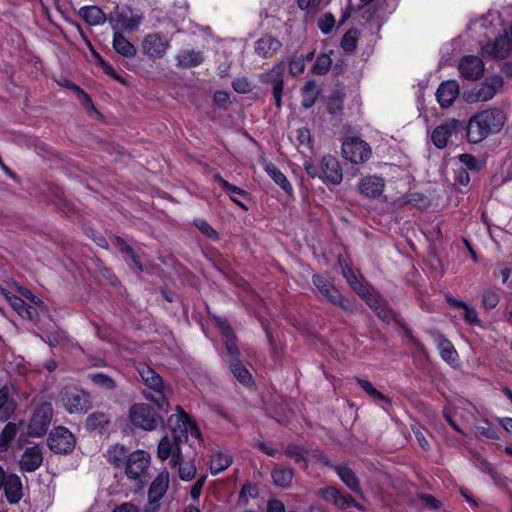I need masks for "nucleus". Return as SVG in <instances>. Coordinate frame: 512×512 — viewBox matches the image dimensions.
Instances as JSON below:
<instances>
[{
  "instance_id": "nucleus-26",
  "label": "nucleus",
  "mask_w": 512,
  "mask_h": 512,
  "mask_svg": "<svg viewBox=\"0 0 512 512\" xmlns=\"http://www.w3.org/2000/svg\"><path fill=\"white\" fill-rule=\"evenodd\" d=\"M13 387L4 385L0 388V420L6 421L14 413L16 403L11 397Z\"/></svg>"
},
{
  "instance_id": "nucleus-25",
  "label": "nucleus",
  "mask_w": 512,
  "mask_h": 512,
  "mask_svg": "<svg viewBox=\"0 0 512 512\" xmlns=\"http://www.w3.org/2000/svg\"><path fill=\"white\" fill-rule=\"evenodd\" d=\"M3 489L8 502L11 504L18 503L23 496L22 482L20 477L16 474H10L7 476Z\"/></svg>"
},
{
  "instance_id": "nucleus-7",
  "label": "nucleus",
  "mask_w": 512,
  "mask_h": 512,
  "mask_svg": "<svg viewBox=\"0 0 512 512\" xmlns=\"http://www.w3.org/2000/svg\"><path fill=\"white\" fill-rule=\"evenodd\" d=\"M464 130L465 125L463 122L457 119H450L435 127L431 135V140L438 149H443L447 146L450 139H457Z\"/></svg>"
},
{
  "instance_id": "nucleus-35",
  "label": "nucleus",
  "mask_w": 512,
  "mask_h": 512,
  "mask_svg": "<svg viewBox=\"0 0 512 512\" xmlns=\"http://www.w3.org/2000/svg\"><path fill=\"white\" fill-rule=\"evenodd\" d=\"M366 304L376 313V315L385 322H389L392 318V311L387 307L384 299L377 295L367 297Z\"/></svg>"
},
{
  "instance_id": "nucleus-20",
  "label": "nucleus",
  "mask_w": 512,
  "mask_h": 512,
  "mask_svg": "<svg viewBox=\"0 0 512 512\" xmlns=\"http://www.w3.org/2000/svg\"><path fill=\"white\" fill-rule=\"evenodd\" d=\"M430 335L439 350L441 358L448 364H455L458 361V353L452 342L437 331H431Z\"/></svg>"
},
{
  "instance_id": "nucleus-42",
  "label": "nucleus",
  "mask_w": 512,
  "mask_h": 512,
  "mask_svg": "<svg viewBox=\"0 0 512 512\" xmlns=\"http://www.w3.org/2000/svg\"><path fill=\"white\" fill-rule=\"evenodd\" d=\"M127 457V450L121 445H115L107 451V461L116 467L124 466Z\"/></svg>"
},
{
  "instance_id": "nucleus-28",
  "label": "nucleus",
  "mask_w": 512,
  "mask_h": 512,
  "mask_svg": "<svg viewBox=\"0 0 512 512\" xmlns=\"http://www.w3.org/2000/svg\"><path fill=\"white\" fill-rule=\"evenodd\" d=\"M169 484V475L162 472L153 480L149 487L148 496L151 503L159 501L167 491Z\"/></svg>"
},
{
  "instance_id": "nucleus-12",
  "label": "nucleus",
  "mask_w": 512,
  "mask_h": 512,
  "mask_svg": "<svg viewBox=\"0 0 512 512\" xmlns=\"http://www.w3.org/2000/svg\"><path fill=\"white\" fill-rule=\"evenodd\" d=\"M48 447L57 454H68L75 447V436L64 426L54 428L47 440Z\"/></svg>"
},
{
  "instance_id": "nucleus-49",
  "label": "nucleus",
  "mask_w": 512,
  "mask_h": 512,
  "mask_svg": "<svg viewBox=\"0 0 512 512\" xmlns=\"http://www.w3.org/2000/svg\"><path fill=\"white\" fill-rule=\"evenodd\" d=\"M214 181L218 182L219 184H221V186L228 192L230 193H233V194H237V195H240L242 197H249V193L245 190H243L242 188L236 186V185H233L231 183H229L227 180H225L220 174H215L214 175Z\"/></svg>"
},
{
  "instance_id": "nucleus-39",
  "label": "nucleus",
  "mask_w": 512,
  "mask_h": 512,
  "mask_svg": "<svg viewBox=\"0 0 512 512\" xmlns=\"http://www.w3.org/2000/svg\"><path fill=\"white\" fill-rule=\"evenodd\" d=\"M18 425L12 422L7 423L0 433V452H7L11 441L18 433Z\"/></svg>"
},
{
  "instance_id": "nucleus-38",
  "label": "nucleus",
  "mask_w": 512,
  "mask_h": 512,
  "mask_svg": "<svg viewBox=\"0 0 512 512\" xmlns=\"http://www.w3.org/2000/svg\"><path fill=\"white\" fill-rule=\"evenodd\" d=\"M319 93H320V91H319L315 81H313V80L307 81L301 90L302 106L305 108L312 107L315 104Z\"/></svg>"
},
{
  "instance_id": "nucleus-30",
  "label": "nucleus",
  "mask_w": 512,
  "mask_h": 512,
  "mask_svg": "<svg viewBox=\"0 0 512 512\" xmlns=\"http://www.w3.org/2000/svg\"><path fill=\"white\" fill-rule=\"evenodd\" d=\"M12 308L24 319L32 320L36 315V309L27 304L22 298L9 292H3Z\"/></svg>"
},
{
  "instance_id": "nucleus-33",
  "label": "nucleus",
  "mask_w": 512,
  "mask_h": 512,
  "mask_svg": "<svg viewBox=\"0 0 512 512\" xmlns=\"http://www.w3.org/2000/svg\"><path fill=\"white\" fill-rule=\"evenodd\" d=\"M233 463V458L229 453L216 451L210 457V472L212 475H218L225 471Z\"/></svg>"
},
{
  "instance_id": "nucleus-8",
  "label": "nucleus",
  "mask_w": 512,
  "mask_h": 512,
  "mask_svg": "<svg viewBox=\"0 0 512 512\" xmlns=\"http://www.w3.org/2000/svg\"><path fill=\"white\" fill-rule=\"evenodd\" d=\"M130 421L138 428L151 431L162 424V419L147 404H136L130 409Z\"/></svg>"
},
{
  "instance_id": "nucleus-1",
  "label": "nucleus",
  "mask_w": 512,
  "mask_h": 512,
  "mask_svg": "<svg viewBox=\"0 0 512 512\" xmlns=\"http://www.w3.org/2000/svg\"><path fill=\"white\" fill-rule=\"evenodd\" d=\"M171 434L164 436L157 448V455L161 460L171 457V464L176 466L181 459V445L188 439L190 433L193 437L200 436V430L190 421L184 412L173 414L168 419Z\"/></svg>"
},
{
  "instance_id": "nucleus-15",
  "label": "nucleus",
  "mask_w": 512,
  "mask_h": 512,
  "mask_svg": "<svg viewBox=\"0 0 512 512\" xmlns=\"http://www.w3.org/2000/svg\"><path fill=\"white\" fill-rule=\"evenodd\" d=\"M315 494L318 498L324 500L325 502L332 503L337 508L342 510L350 507L358 508V504L352 496L343 494L335 486L319 488L315 491Z\"/></svg>"
},
{
  "instance_id": "nucleus-62",
  "label": "nucleus",
  "mask_w": 512,
  "mask_h": 512,
  "mask_svg": "<svg viewBox=\"0 0 512 512\" xmlns=\"http://www.w3.org/2000/svg\"><path fill=\"white\" fill-rule=\"evenodd\" d=\"M206 478H207L206 476H202L192 486L191 492H190V495H191L192 499L196 500V499H198L200 497L202 489H203V487L205 485V482H206Z\"/></svg>"
},
{
  "instance_id": "nucleus-17",
  "label": "nucleus",
  "mask_w": 512,
  "mask_h": 512,
  "mask_svg": "<svg viewBox=\"0 0 512 512\" xmlns=\"http://www.w3.org/2000/svg\"><path fill=\"white\" fill-rule=\"evenodd\" d=\"M320 178L328 184L338 185L342 182L343 173L338 160L331 156H324L320 163Z\"/></svg>"
},
{
  "instance_id": "nucleus-31",
  "label": "nucleus",
  "mask_w": 512,
  "mask_h": 512,
  "mask_svg": "<svg viewBox=\"0 0 512 512\" xmlns=\"http://www.w3.org/2000/svg\"><path fill=\"white\" fill-rule=\"evenodd\" d=\"M112 46L119 55L125 58H133L137 52L135 46L119 31H115L113 34Z\"/></svg>"
},
{
  "instance_id": "nucleus-10",
  "label": "nucleus",
  "mask_w": 512,
  "mask_h": 512,
  "mask_svg": "<svg viewBox=\"0 0 512 512\" xmlns=\"http://www.w3.org/2000/svg\"><path fill=\"white\" fill-rule=\"evenodd\" d=\"M342 155L351 163L366 162L371 156V148L368 143L358 137L346 138L342 143Z\"/></svg>"
},
{
  "instance_id": "nucleus-5",
  "label": "nucleus",
  "mask_w": 512,
  "mask_h": 512,
  "mask_svg": "<svg viewBox=\"0 0 512 512\" xmlns=\"http://www.w3.org/2000/svg\"><path fill=\"white\" fill-rule=\"evenodd\" d=\"M285 70L286 64L281 61L259 75L261 83L271 86L274 104L278 109L282 107Z\"/></svg>"
},
{
  "instance_id": "nucleus-3",
  "label": "nucleus",
  "mask_w": 512,
  "mask_h": 512,
  "mask_svg": "<svg viewBox=\"0 0 512 512\" xmlns=\"http://www.w3.org/2000/svg\"><path fill=\"white\" fill-rule=\"evenodd\" d=\"M137 371L146 385L145 398L153 402L159 410L167 411L168 400L164 393L162 377L146 364H139Z\"/></svg>"
},
{
  "instance_id": "nucleus-13",
  "label": "nucleus",
  "mask_w": 512,
  "mask_h": 512,
  "mask_svg": "<svg viewBox=\"0 0 512 512\" xmlns=\"http://www.w3.org/2000/svg\"><path fill=\"white\" fill-rule=\"evenodd\" d=\"M53 415L51 404L39 405L33 413L28 425V434L33 437H41L46 434Z\"/></svg>"
},
{
  "instance_id": "nucleus-23",
  "label": "nucleus",
  "mask_w": 512,
  "mask_h": 512,
  "mask_svg": "<svg viewBox=\"0 0 512 512\" xmlns=\"http://www.w3.org/2000/svg\"><path fill=\"white\" fill-rule=\"evenodd\" d=\"M385 187L384 179L378 176H367L358 183L359 192L366 198L379 197Z\"/></svg>"
},
{
  "instance_id": "nucleus-9",
  "label": "nucleus",
  "mask_w": 512,
  "mask_h": 512,
  "mask_svg": "<svg viewBox=\"0 0 512 512\" xmlns=\"http://www.w3.org/2000/svg\"><path fill=\"white\" fill-rule=\"evenodd\" d=\"M314 286L318 289L319 293L331 304L342 308L344 311L353 313V307L344 300V296L340 293L335 286L326 278L319 274L312 277Z\"/></svg>"
},
{
  "instance_id": "nucleus-32",
  "label": "nucleus",
  "mask_w": 512,
  "mask_h": 512,
  "mask_svg": "<svg viewBox=\"0 0 512 512\" xmlns=\"http://www.w3.org/2000/svg\"><path fill=\"white\" fill-rule=\"evenodd\" d=\"M79 15L83 20L91 25L97 26L102 25L108 21V17L105 13L97 6H85L79 10Z\"/></svg>"
},
{
  "instance_id": "nucleus-60",
  "label": "nucleus",
  "mask_w": 512,
  "mask_h": 512,
  "mask_svg": "<svg viewBox=\"0 0 512 512\" xmlns=\"http://www.w3.org/2000/svg\"><path fill=\"white\" fill-rule=\"evenodd\" d=\"M214 319L219 327V329L222 331L223 333V336H224V339L229 337V336H233V332H232V329L228 323V321L226 319H223L221 317H218V316H214Z\"/></svg>"
},
{
  "instance_id": "nucleus-40",
  "label": "nucleus",
  "mask_w": 512,
  "mask_h": 512,
  "mask_svg": "<svg viewBox=\"0 0 512 512\" xmlns=\"http://www.w3.org/2000/svg\"><path fill=\"white\" fill-rule=\"evenodd\" d=\"M109 417L102 412H94L90 414L86 419V427L88 430H105L109 425Z\"/></svg>"
},
{
  "instance_id": "nucleus-51",
  "label": "nucleus",
  "mask_w": 512,
  "mask_h": 512,
  "mask_svg": "<svg viewBox=\"0 0 512 512\" xmlns=\"http://www.w3.org/2000/svg\"><path fill=\"white\" fill-rule=\"evenodd\" d=\"M94 55L97 60L98 66L102 68L105 74L121 83H124V80L120 78V76L116 73L115 69L107 61H105L98 53H95Z\"/></svg>"
},
{
  "instance_id": "nucleus-41",
  "label": "nucleus",
  "mask_w": 512,
  "mask_h": 512,
  "mask_svg": "<svg viewBox=\"0 0 512 512\" xmlns=\"http://www.w3.org/2000/svg\"><path fill=\"white\" fill-rule=\"evenodd\" d=\"M229 369L233 376L242 384L248 385L252 381V376L239 359L235 362H228Z\"/></svg>"
},
{
  "instance_id": "nucleus-34",
  "label": "nucleus",
  "mask_w": 512,
  "mask_h": 512,
  "mask_svg": "<svg viewBox=\"0 0 512 512\" xmlns=\"http://www.w3.org/2000/svg\"><path fill=\"white\" fill-rule=\"evenodd\" d=\"M294 472L291 468L285 466H276L271 471L273 484L279 488L290 487L293 480Z\"/></svg>"
},
{
  "instance_id": "nucleus-37",
  "label": "nucleus",
  "mask_w": 512,
  "mask_h": 512,
  "mask_svg": "<svg viewBox=\"0 0 512 512\" xmlns=\"http://www.w3.org/2000/svg\"><path fill=\"white\" fill-rule=\"evenodd\" d=\"M356 380L359 386L371 397L374 402L382 406L391 404L390 399L378 391L370 381L362 378H356Z\"/></svg>"
},
{
  "instance_id": "nucleus-11",
  "label": "nucleus",
  "mask_w": 512,
  "mask_h": 512,
  "mask_svg": "<svg viewBox=\"0 0 512 512\" xmlns=\"http://www.w3.org/2000/svg\"><path fill=\"white\" fill-rule=\"evenodd\" d=\"M142 16L133 13L130 9H119L110 13L108 22L112 29L115 31L132 32L136 30L141 24Z\"/></svg>"
},
{
  "instance_id": "nucleus-19",
  "label": "nucleus",
  "mask_w": 512,
  "mask_h": 512,
  "mask_svg": "<svg viewBox=\"0 0 512 512\" xmlns=\"http://www.w3.org/2000/svg\"><path fill=\"white\" fill-rule=\"evenodd\" d=\"M43 463V451L39 445L27 447L19 460L20 469L24 472H34Z\"/></svg>"
},
{
  "instance_id": "nucleus-46",
  "label": "nucleus",
  "mask_w": 512,
  "mask_h": 512,
  "mask_svg": "<svg viewBox=\"0 0 512 512\" xmlns=\"http://www.w3.org/2000/svg\"><path fill=\"white\" fill-rule=\"evenodd\" d=\"M331 65L332 59L330 56L327 54H320L313 65L312 71L314 74L324 75L329 71Z\"/></svg>"
},
{
  "instance_id": "nucleus-45",
  "label": "nucleus",
  "mask_w": 512,
  "mask_h": 512,
  "mask_svg": "<svg viewBox=\"0 0 512 512\" xmlns=\"http://www.w3.org/2000/svg\"><path fill=\"white\" fill-rule=\"evenodd\" d=\"M177 465H179L178 474L181 480L190 481L195 477L196 467L192 461H183L181 458Z\"/></svg>"
},
{
  "instance_id": "nucleus-29",
  "label": "nucleus",
  "mask_w": 512,
  "mask_h": 512,
  "mask_svg": "<svg viewBox=\"0 0 512 512\" xmlns=\"http://www.w3.org/2000/svg\"><path fill=\"white\" fill-rule=\"evenodd\" d=\"M334 470L337 473L340 480L354 493H361L360 481L354 471L343 465L334 466Z\"/></svg>"
},
{
  "instance_id": "nucleus-6",
  "label": "nucleus",
  "mask_w": 512,
  "mask_h": 512,
  "mask_svg": "<svg viewBox=\"0 0 512 512\" xmlns=\"http://www.w3.org/2000/svg\"><path fill=\"white\" fill-rule=\"evenodd\" d=\"M503 87V78L499 75L488 77L483 83L464 94L469 103L491 100Z\"/></svg>"
},
{
  "instance_id": "nucleus-64",
  "label": "nucleus",
  "mask_w": 512,
  "mask_h": 512,
  "mask_svg": "<svg viewBox=\"0 0 512 512\" xmlns=\"http://www.w3.org/2000/svg\"><path fill=\"white\" fill-rule=\"evenodd\" d=\"M267 512H286V509L282 501L272 499L267 503Z\"/></svg>"
},
{
  "instance_id": "nucleus-16",
  "label": "nucleus",
  "mask_w": 512,
  "mask_h": 512,
  "mask_svg": "<svg viewBox=\"0 0 512 512\" xmlns=\"http://www.w3.org/2000/svg\"><path fill=\"white\" fill-rule=\"evenodd\" d=\"M150 456L143 450H137L130 453L125 461V473L130 479H138L143 476L148 469Z\"/></svg>"
},
{
  "instance_id": "nucleus-52",
  "label": "nucleus",
  "mask_w": 512,
  "mask_h": 512,
  "mask_svg": "<svg viewBox=\"0 0 512 512\" xmlns=\"http://www.w3.org/2000/svg\"><path fill=\"white\" fill-rule=\"evenodd\" d=\"M335 17L331 13L324 14L318 21L319 28L323 34H329L334 25H335Z\"/></svg>"
},
{
  "instance_id": "nucleus-55",
  "label": "nucleus",
  "mask_w": 512,
  "mask_h": 512,
  "mask_svg": "<svg viewBox=\"0 0 512 512\" xmlns=\"http://www.w3.org/2000/svg\"><path fill=\"white\" fill-rule=\"evenodd\" d=\"M233 89L241 94H246L252 91L251 83L248 81L247 78H237L232 82Z\"/></svg>"
},
{
  "instance_id": "nucleus-61",
  "label": "nucleus",
  "mask_w": 512,
  "mask_h": 512,
  "mask_svg": "<svg viewBox=\"0 0 512 512\" xmlns=\"http://www.w3.org/2000/svg\"><path fill=\"white\" fill-rule=\"evenodd\" d=\"M304 69H305V63H304V60H302V59L292 60L289 64V72L294 76H297V75H300L301 73H303Z\"/></svg>"
},
{
  "instance_id": "nucleus-27",
  "label": "nucleus",
  "mask_w": 512,
  "mask_h": 512,
  "mask_svg": "<svg viewBox=\"0 0 512 512\" xmlns=\"http://www.w3.org/2000/svg\"><path fill=\"white\" fill-rule=\"evenodd\" d=\"M177 67L181 69H190L197 67L204 61V56L201 51L196 50H182L176 55Z\"/></svg>"
},
{
  "instance_id": "nucleus-14",
  "label": "nucleus",
  "mask_w": 512,
  "mask_h": 512,
  "mask_svg": "<svg viewBox=\"0 0 512 512\" xmlns=\"http://www.w3.org/2000/svg\"><path fill=\"white\" fill-rule=\"evenodd\" d=\"M170 47V41L160 33H149L144 36L141 49L149 59H161Z\"/></svg>"
},
{
  "instance_id": "nucleus-22",
  "label": "nucleus",
  "mask_w": 512,
  "mask_h": 512,
  "mask_svg": "<svg viewBox=\"0 0 512 512\" xmlns=\"http://www.w3.org/2000/svg\"><path fill=\"white\" fill-rule=\"evenodd\" d=\"M282 47V43L272 35L265 34L254 44L255 53L262 58H270Z\"/></svg>"
},
{
  "instance_id": "nucleus-53",
  "label": "nucleus",
  "mask_w": 512,
  "mask_h": 512,
  "mask_svg": "<svg viewBox=\"0 0 512 512\" xmlns=\"http://www.w3.org/2000/svg\"><path fill=\"white\" fill-rule=\"evenodd\" d=\"M224 343H225L227 354L231 357V359L228 362H235L236 359H239L240 352L235 344L234 335L225 338Z\"/></svg>"
},
{
  "instance_id": "nucleus-47",
  "label": "nucleus",
  "mask_w": 512,
  "mask_h": 512,
  "mask_svg": "<svg viewBox=\"0 0 512 512\" xmlns=\"http://www.w3.org/2000/svg\"><path fill=\"white\" fill-rule=\"evenodd\" d=\"M461 168L467 171L478 172L482 168V163L471 154H461L459 156Z\"/></svg>"
},
{
  "instance_id": "nucleus-18",
  "label": "nucleus",
  "mask_w": 512,
  "mask_h": 512,
  "mask_svg": "<svg viewBox=\"0 0 512 512\" xmlns=\"http://www.w3.org/2000/svg\"><path fill=\"white\" fill-rule=\"evenodd\" d=\"M484 63L478 56H464L459 63V71L462 77L468 80H477L484 73Z\"/></svg>"
},
{
  "instance_id": "nucleus-4",
  "label": "nucleus",
  "mask_w": 512,
  "mask_h": 512,
  "mask_svg": "<svg viewBox=\"0 0 512 512\" xmlns=\"http://www.w3.org/2000/svg\"><path fill=\"white\" fill-rule=\"evenodd\" d=\"M59 397L63 407L70 414H85L92 408L89 393L75 385L64 386Z\"/></svg>"
},
{
  "instance_id": "nucleus-43",
  "label": "nucleus",
  "mask_w": 512,
  "mask_h": 512,
  "mask_svg": "<svg viewBox=\"0 0 512 512\" xmlns=\"http://www.w3.org/2000/svg\"><path fill=\"white\" fill-rule=\"evenodd\" d=\"M284 455L293 459L296 463L303 462L305 467L308 466L307 451L295 443H290L287 445L286 449L284 450Z\"/></svg>"
},
{
  "instance_id": "nucleus-21",
  "label": "nucleus",
  "mask_w": 512,
  "mask_h": 512,
  "mask_svg": "<svg viewBox=\"0 0 512 512\" xmlns=\"http://www.w3.org/2000/svg\"><path fill=\"white\" fill-rule=\"evenodd\" d=\"M459 95V85L455 80L443 81L437 91L436 98L442 108L450 107Z\"/></svg>"
},
{
  "instance_id": "nucleus-24",
  "label": "nucleus",
  "mask_w": 512,
  "mask_h": 512,
  "mask_svg": "<svg viewBox=\"0 0 512 512\" xmlns=\"http://www.w3.org/2000/svg\"><path fill=\"white\" fill-rule=\"evenodd\" d=\"M484 50L495 58L504 59L512 51V42L507 35H499L493 42L487 43L484 46Z\"/></svg>"
},
{
  "instance_id": "nucleus-44",
  "label": "nucleus",
  "mask_w": 512,
  "mask_h": 512,
  "mask_svg": "<svg viewBox=\"0 0 512 512\" xmlns=\"http://www.w3.org/2000/svg\"><path fill=\"white\" fill-rule=\"evenodd\" d=\"M359 37V32L357 29L348 30L342 40L341 47L346 52H353L357 48V40Z\"/></svg>"
},
{
  "instance_id": "nucleus-48",
  "label": "nucleus",
  "mask_w": 512,
  "mask_h": 512,
  "mask_svg": "<svg viewBox=\"0 0 512 512\" xmlns=\"http://www.w3.org/2000/svg\"><path fill=\"white\" fill-rule=\"evenodd\" d=\"M89 378L93 384L107 390H113L116 387L115 381L103 373L90 374Z\"/></svg>"
},
{
  "instance_id": "nucleus-36",
  "label": "nucleus",
  "mask_w": 512,
  "mask_h": 512,
  "mask_svg": "<svg viewBox=\"0 0 512 512\" xmlns=\"http://www.w3.org/2000/svg\"><path fill=\"white\" fill-rule=\"evenodd\" d=\"M264 169L266 173L273 179V181L288 195L293 194V187L291 183L276 165L273 163H268L265 165Z\"/></svg>"
},
{
  "instance_id": "nucleus-59",
  "label": "nucleus",
  "mask_w": 512,
  "mask_h": 512,
  "mask_svg": "<svg viewBox=\"0 0 512 512\" xmlns=\"http://www.w3.org/2000/svg\"><path fill=\"white\" fill-rule=\"evenodd\" d=\"M403 331L404 336L406 338V342L413 345L416 349L423 351V344L416 337H414L412 331L406 326L403 327Z\"/></svg>"
},
{
  "instance_id": "nucleus-54",
  "label": "nucleus",
  "mask_w": 512,
  "mask_h": 512,
  "mask_svg": "<svg viewBox=\"0 0 512 512\" xmlns=\"http://www.w3.org/2000/svg\"><path fill=\"white\" fill-rule=\"evenodd\" d=\"M499 303V295L494 291H486L482 295V304L486 309H493Z\"/></svg>"
},
{
  "instance_id": "nucleus-58",
  "label": "nucleus",
  "mask_w": 512,
  "mask_h": 512,
  "mask_svg": "<svg viewBox=\"0 0 512 512\" xmlns=\"http://www.w3.org/2000/svg\"><path fill=\"white\" fill-rule=\"evenodd\" d=\"M296 137L298 142L303 146H309L311 142L310 131L306 127H301L296 130Z\"/></svg>"
},
{
  "instance_id": "nucleus-2",
  "label": "nucleus",
  "mask_w": 512,
  "mask_h": 512,
  "mask_svg": "<svg viewBox=\"0 0 512 512\" xmlns=\"http://www.w3.org/2000/svg\"><path fill=\"white\" fill-rule=\"evenodd\" d=\"M505 115L497 108L484 110L470 118L465 126L471 143H479L491 134L498 133L505 124Z\"/></svg>"
},
{
  "instance_id": "nucleus-50",
  "label": "nucleus",
  "mask_w": 512,
  "mask_h": 512,
  "mask_svg": "<svg viewBox=\"0 0 512 512\" xmlns=\"http://www.w3.org/2000/svg\"><path fill=\"white\" fill-rule=\"evenodd\" d=\"M194 226H196L201 233L212 240L219 239V234L217 231L204 219H196L192 222Z\"/></svg>"
},
{
  "instance_id": "nucleus-63",
  "label": "nucleus",
  "mask_w": 512,
  "mask_h": 512,
  "mask_svg": "<svg viewBox=\"0 0 512 512\" xmlns=\"http://www.w3.org/2000/svg\"><path fill=\"white\" fill-rule=\"evenodd\" d=\"M464 319L472 325H480V320L477 316V312L474 308L467 306L464 309Z\"/></svg>"
},
{
  "instance_id": "nucleus-57",
  "label": "nucleus",
  "mask_w": 512,
  "mask_h": 512,
  "mask_svg": "<svg viewBox=\"0 0 512 512\" xmlns=\"http://www.w3.org/2000/svg\"><path fill=\"white\" fill-rule=\"evenodd\" d=\"M351 288L366 302L367 297H372L374 293L370 292L368 288L360 281L355 280Z\"/></svg>"
},
{
  "instance_id": "nucleus-56",
  "label": "nucleus",
  "mask_w": 512,
  "mask_h": 512,
  "mask_svg": "<svg viewBox=\"0 0 512 512\" xmlns=\"http://www.w3.org/2000/svg\"><path fill=\"white\" fill-rule=\"evenodd\" d=\"M418 498L423 502L425 503V505L433 510V511H437L441 508L442 506V503L440 500L436 499L434 496L432 495H428V494H419L418 495Z\"/></svg>"
}]
</instances>
